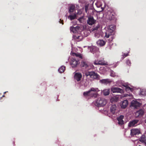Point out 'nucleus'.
I'll list each match as a JSON object with an SVG mask.
<instances>
[{
    "mask_svg": "<svg viewBox=\"0 0 146 146\" xmlns=\"http://www.w3.org/2000/svg\"><path fill=\"white\" fill-rule=\"evenodd\" d=\"M98 89L92 88L88 91L84 92L83 94V96L87 98L88 97H89L90 98L94 97L96 98L97 97L98 94L96 92Z\"/></svg>",
    "mask_w": 146,
    "mask_h": 146,
    "instance_id": "obj_1",
    "label": "nucleus"
},
{
    "mask_svg": "<svg viewBox=\"0 0 146 146\" xmlns=\"http://www.w3.org/2000/svg\"><path fill=\"white\" fill-rule=\"evenodd\" d=\"M106 100L103 98H98L94 103L95 105L98 107H101L104 106L106 104Z\"/></svg>",
    "mask_w": 146,
    "mask_h": 146,
    "instance_id": "obj_3",
    "label": "nucleus"
},
{
    "mask_svg": "<svg viewBox=\"0 0 146 146\" xmlns=\"http://www.w3.org/2000/svg\"><path fill=\"white\" fill-rule=\"evenodd\" d=\"M84 19V17H80V18H79L78 19V21L80 23H82V20H83Z\"/></svg>",
    "mask_w": 146,
    "mask_h": 146,
    "instance_id": "obj_33",
    "label": "nucleus"
},
{
    "mask_svg": "<svg viewBox=\"0 0 146 146\" xmlns=\"http://www.w3.org/2000/svg\"><path fill=\"white\" fill-rule=\"evenodd\" d=\"M108 19L111 21L112 23H115L117 20V16L113 12L110 13Z\"/></svg>",
    "mask_w": 146,
    "mask_h": 146,
    "instance_id": "obj_6",
    "label": "nucleus"
},
{
    "mask_svg": "<svg viewBox=\"0 0 146 146\" xmlns=\"http://www.w3.org/2000/svg\"><path fill=\"white\" fill-rule=\"evenodd\" d=\"M140 94L143 95H146V91L143 90L141 91Z\"/></svg>",
    "mask_w": 146,
    "mask_h": 146,
    "instance_id": "obj_31",
    "label": "nucleus"
},
{
    "mask_svg": "<svg viewBox=\"0 0 146 146\" xmlns=\"http://www.w3.org/2000/svg\"><path fill=\"white\" fill-rule=\"evenodd\" d=\"M72 55L74 56H75L77 58H79L80 59L82 58V55L79 53H72Z\"/></svg>",
    "mask_w": 146,
    "mask_h": 146,
    "instance_id": "obj_22",
    "label": "nucleus"
},
{
    "mask_svg": "<svg viewBox=\"0 0 146 146\" xmlns=\"http://www.w3.org/2000/svg\"><path fill=\"white\" fill-rule=\"evenodd\" d=\"M81 67L83 69L89 70L94 67L92 64H90L88 62L82 61L80 64Z\"/></svg>",
    "mask_w": 146,
    "mask_h": 146,
    "instance_id": "obj_4",
    "label": "nucleus"
},
{
    "mask_svg": "<svg viewBox=\"0 0 146 146\" xmlns=\"http://www.w3.org/2000/svg\"><path fill=\"white\" fill-rule=\"evenodd\" d=\"M100 82L102 84L106 85L111 82V80L109 79H104L100 80Z\"/></svg>",
    "mask_w": 146,
    "mask_h": 146,
    "instance_id": "obj_15",
    "label": "nucleus"
},
{
    "mask_svg": "<svg viewBox=\"0 0 146 146\" xmlns=\"http://www.w3.org/2000/svg\"><path fill=\"white\" fill-rule=\"evenodd\" d=\"M128 104V101L127 100L123 101L121 105V107L122 108H125L127 106Z\"/></svg>",
    "mask_w": 146,
    "mask_h": 146,
    "instance_id": "obj_17",
    "label": "nucleus"
},
{
    "mask_svg": "<svg viewBox=\"0 0 146 146\" xmlns=\"http://www.w3.org/2000/svg\"><path fill=\"white\" fill-rule=\"evenodd\" d=\"M98 65H106L107 64L106 63L104 62V61L103 60H100L98 61Z\"/></svg>",
    "mask_w": 146,
    "mask_h": 146,
    "instance_id": "obj_28",
    "label": "nucleus"
},
{
    "mask_svg": "<svg viewBox=\"0 0 146 146\" xmlns=\"http://www.w3.org/2000/svg\"><path fill=\"white\" fill-rule=\"evenodd\" d=\"M138 120H134L130 122L128 124V126L129 127L134 126L135 124H137L138 122Z\"/></svg>",
    "mask_w": 146,
    "mask_h": 146,
    "instance_id": "obj_18",
    "label": "nucleus"
},
{
    "mask_svg": "<svg viewBox=\"0 0 146 146\" xmlns=\"http://www.w3.org/2000/svg\"><path fill=\"white\" fill-rule=\"evenodd\" d=\"M117 107L114 104L111 106L110 108V110L111 112L113 114H114L115 111Z\"/></svg>",
    "mask_w": 146,
    "mask_h": 146,
    "instance_id": "obj_19",
    "label": "nucleus"
},
{
    "mask_svg": "<svg viewBox=\"0 0 146 146\" xmlns=\"http://www.w3.org/2000/svg\"><path fill=\"white\" fill-rule=\"evenodd\" d=\"M75 8V7L74 5H72L71 6H70L69 7V13H71L73 12Z\"/></svg>",
    "mask_w": 146,
    "mask_h": 146,
    "instance_id": "obj_27",
    "label": "nucleus"
},
{
    "mask_svg": "<svg viewBox=\"0 0 146 146\" xmlns=\"http://www.w3.org/2000/svg\"><path fill=\"white\" fill-rule=\"evenodd\" d=\"M139 134H141L140 131L137 129H133L131 130L130 134L131 136L137 137V135Z\"/></svg>",
    "mask_w": 146,
    "mask_h": 146,
    "instance_id": "obj_8",
    "label": "nucleus"
},
{
    "mask_svg": "<svg viewBox=\"0 0 146 146\" xmlns=\"http://www.w3.org/2000/svg\"><path fill=\"white\" fill-rule=\"evenodd\" d=\"M124 118V116L123 115H121L119 117H117V120L118 121V123L119 125H122L124 123V121L123 120Z\"/></svg>",
    "mask_w": 146,
    "mask_h": 146,
    "instance_id": "obj_13",
    "label": "nucleus"
},
{
    "mask_svg": "<svg viewBox=\"0 0 146 146\" xmlns=\"http://www.w3.org/2000/svg\"><path fill=\"white\" fill-rule=\"evenodd\" d=\"M96 20H95L93 17H88L87 23L89 25H92L96 22Z\"/></svg>",
    "mask_w": 146,
    "mask_h": 146,
    "instance_id": "obj_9",
    "label": "nucleus"
},
{
    "mask_svg": "<svg viewBox=\"0 0 146 146\" xmlns=\"http://www.w3.org/2000/svg\"><path fill=\"white\" fill-rule=\"evenodd\" d=\"M5 96L4 95H3V96H2V97H1V98H0V100L1 99V98H2V97H5Z\"/></svg>",
    "mask_w": 146,
    "mask_h": 146,
    "instance_id": "obj_39",
    "label": "nucleus"
},
{
    "mask_svg": "<svg viewBox=\"0 0 146 146\" xmlns=\"http://www.w3.org/2000/svg\"><path fill=\"white\" fill-rule=\"evenodd\" d=\"M97 43L100 46H102L105 45L106 42L102 40H99L97 41Z\"/></svg>",
    "mask_w": 146,
    "mask_h": 146,
    "instance_id": "obj_20",
    "label": "nucleus"
},
{
    "mask_svg": "<svg viewBox=\"0 0 146 146\" xmlns=\"http://www.w3.org/2000/svg\"><path fill=\"white\" fill-rule=\"evenodd\" d=\"M126 63L128 66H130L131 64L130 61L129 59L127 60L126 61Z\"/></svg>",
    "mask_w": 146,
    "mask_h": 146,
    "instance_id": "obj_32",
    "label": "nucleus"
},
{
    "mask_svg": "<svg viewBox=\"0 0 146 146\" xmlns=\"http://www.w3.org/2000/svg\"><path fill=\"white\" fill-rule=\"evenodd\" d=\"M129 55V54L128 53H124L122 55L121 58L122 60H123L124 58L127 56Z\"/></svg>",
    "mask_w": 146,
    "mask_h": 146,
    "instance_id": "obj_29",
    "label": "nucleus"
},
{
    "mask_svg": "<svg viewBox=\"0 0 146 146\" xmlns=\"http://www.w3.org/2000/svg\"><path fill=\"white\" fill-rule=\"evenodd\" d=\"M59 22H60V23H62V25L64 24L63 20H62L61 19H60Z\"/></svg>",
    "mask_w": 146,
    "mask_h": 146,
    "instance_id": "obj_34",
    "label": "nucleus"
},
{
    "mask_svg": "<svg viewBox=\"0 0 146 146\" xmlns=\"http://www.w3.org/2000/svg\"><path fill=\"white\" fill-rule=\"evenodd\" d=\"M74 79L78 82L80 81L82 77V75L81 73H76L75 74L74 76Z\"/></svg>",
    "mask_w": 146,
    "mask_h": 146,
    "instance_id": "obj_14",
    "label": "nucleus"
},
{
    "mask_svg": "<svg viewBox=\"0 0 146 146\" xmlns=\"http://www.w3.org/2000/svg\"><path fill=\"white\" fill-rule=\"evenodd\" d=\"M98 4V3H96V5H97V7H100V6H101V4H100L99 5H98L97 4Z\"/></svg>",
    "mask_w": 146,
    "mask_h": 146,
    "instance_id": "obj_38",
    "label": "nucleus"
},
{
    "mask_svg": "<svg viewBox=\"0 0 146 146\" xmlns=\"http://www.w3.org/2000/svg\"><path fill=\"white\" fill-rule=\"evenodd\" d=\"M125 87L126 88V90L127 91L129 90H130L131 91H132L133 90V88H130V87H129L128 86H126Z\"/></svg>",
    "mask_w": 146,
    "mask_h": 146,
    "instance_id": "obj_30",
    "label": "nucleus"
},
{
    "mask_svg": "<svg viewBox=\"0 0 146 146\" xmlns=\"http://www.w3.org/2000/svg\"><path fill=\"white\" fill-rule=\"evenodd\" d=\"M70 63L72 68H75L78 64H79V59H77L76 60V58H73L72 59Z\"/></svg>",
    "mask_w": 146,
    "mask_h": 146,
    "instance_id": "obj_7",
    "label": "nucleus"
},
{
    "mask_svg": "<svg viewBox=\"0 0 146 146\" xmlns=\"http://www.w3.org/2000/svg\"><path fill=\"white\" fill-rule=\"evenodd\" d=\"M79 28V27L78 26L74 27L73 26H72L70 27V29L71 31L72 32L74 33H76L78 32Z\"/></svg>",
    "mask_w": 146,
    "mask_h": 146,
    "instance_id": "obj_16",
    "label": "nucleus"
},
{
    "mask_svg": "<svg viewBox=\"0 0 146 146\" xmlns=\"http://www.w3.org/2000/svg\"><path fill=\"white\" fill-rule=\"evenodd\" d=\"M139 141L142 143H144L145 145H146V139L145 135H142L139 139Z\"/></svg>",
    "mask_w": 146,
    "mask_h": 146,
    "instance_id": "obj_21",
    "label": "nucleus"
},
{
    "mask_svg": "<svg viewBox=\"0 0 146 146\" xmlns=\"http://www.w3.org/2000/svg\"><path fill=\"white\" fill-rule=\"evenodd\" d=\"M115 26L113 25H111L109 26V29L105 33V37L107 38H108L110 37L111 38L109 39L110 41H111L114 39V37L112 35V33L113 32L115 29Z\"/></svg>",
    "mask_w": 146,
    "mask_h": 146,
    "instance_id": "obj_2",
    "label": "nucleus"
},
{
    "mask_svg": "<svg viewBox=\"0 0 146 146\" xmlns=\"http://www.w3.org/2000/svg\"><path fill=\"white\" fill-rule=\"evenodd\" d=\"M65 68L66 67L65 66H62L59 69L58 71L60 73H62L65 71Z\"/></svg>",
    "mask_w": 146,
    "mask_h": 146,
    "instance_id": "obj_26",
    "label": "nucleus"
},
{
    "mask_svg": "<svg viewBox=\"0 0 146 146\" xmlns=\"http://www.w3.org/2000/svg\"><path fill=\"white\" fill-rule=\"evenodd\" d=\"M144 111L142 109H140L137 111L135 113V117H141L144 114Z\"/></svg>",
    "mask_w": 146,
    "mask_h": 146,
    "instance_id": "obj_11",
    "label": "nucleus"
},
{
    "mask_svg": "<svg viewBox=\"0 0 146 146\" xmlns=\"http://www.w3.org/2000/svg\"><path fill=\"white\" fill-rule=\"evenodd\" d=\"M86 74L87 76H89L90 77L93 79L98 80L100 79V76L97 73L93 71L88 72L86 73Z\"/></svg>",
    "mask_w": 146,
    "mask_h": 146,
    "instance_id": "obj_5",
    "label": "nucleus"
},
{
    "mask_svg": "<svg viewBox=\"0 0 146 146\" xmlns=\"http://www.w3.org/2000/svg\"><path fill=\"white\" fill-rule=\"evenodd\" d=\"M145 123H146V119L145 120Z\"/></svg>",
    "mask_w": 146,
    "mask_h": 146,
    "instance_id": "obj_40",
    "label": "nucleus"
},
{
    "mask_svg": "<svg viewBox=\"0 0 146 146\" xmlns=\"http://www.w3.org/2000/svg\"><path fill=\"white\" fill-rule=\"evenodd\" d=\"M85 10L86 11V12L87 13V11L88 9V7L86 6H85Z\"/></svg>",
    "mask_w": 146,
    "mask_h": 146,
    "instance_id": "obj_37",
    "label": "nucleus"
},
{
    "mask_svg": "<svg viewBox=\"0 0 146 146\" xmlns=\"http://www.w3.org/2000/svg\"><path fill=\"white\" fill-rule=\"evenodd\" d=\"M6 93V92H4V94L5 93Z\"/></svg>",
    "mask_w": 146,
    "mask_h": 146,
    "instance_id": "obj_41",
    "label": "nucleus"
},
{
    "mask_svg": "<svg viewBox=\"0 0 146 146\" xmlns=\"http://www.w3.org/2000/svg\"><path fill=\"white\" fill-rule=\"evenodd\" d=\"M131 106L134 107L135 108H137L141 106V104L138 102L133 100L132 101L131 103Z\"/></svg>",
    "mask_w": 146,
    "mask_h": 146,
    "instance_id": "obj_12",
    "label": "nucleus"
},
{
    "mask_svg": "<svg viewBox=\"0 0 146 146\" xmlns=\"http://www.w3.org/2000/svg\"><path fill=\"white\" fill-rule=\"evenodd\" d=\"M99 27L96 26V27L93 29V30H97L99 28Z\"/></svg>",
    "mask_w": 146,
    "mask_h": 146,
    "instance_id": "obj_36",
    "label": "nucleus"
},
{
    "mask_svg": "<svg viewBox=\"0 0 146 146\" xmlns=\"http://www.w3.org/2000/svg\"><path fill=\"white\" fill-rule=\"evenodd\" d=\"M110 89H106L103 91V93L105 96L108 95L110 93Z\"/></svg>",
    "mask_w": 146,
    "mask_h": 146,
    "instance_id": "obj_24",
    "label": "nucleus"
},
{
    "mask_svg": "<svg viewBox=\"0 0 146 146\" xmlns=\"http://www.w3.org/2000/svg\"><path fill=\"white\" fill-rule=\"evenodd\" d=\"M111 91L113 93H120L123 92V90L118 87H112L111 89Z\"/></svg>",
    "mask_w": 146,
    "mask_h": 146,
    "instance_id": "obj_10",
    "label": "nucleus"
},
{
    "mask_svg": "<svg viewBox=\"0 0 146 146\" xmlns=\"http://www.w3.org/2000/svg\"><path fill=\"white\" fill-rule=\"evenodd\" d=\"M76 14H74L73 15H70L68 16V19L70 20L71 21H72L76 19Z\"/></svg>",
    "mask_w": 146,
    "mask_h": 146,
    "instance_id": "obj_23",
    "label": "nucleus"
},
{
    "mask_svg": "<svg viewBox=\"0 0 146 146\" xmlns=\"http://www.w3.org/2000/svg\"><path fill=\"white\" fill-rule=\"evenodd\" d=\"M98 62L97 61L95 60L94 62V64L95 65H98Z\"/></svg>",
    "mask_w": 146,
    "mask_h": 146,
    "instance_id": "obj_35",
    "label": "nucleus"
},
{
    "mask_svg": "<svg viewBox=\"0 0 146 146\" xmlns=\"http://www.w3.org/2000/svg\"><path fill=\"white\" fill-rule=\"evenodd\" d=\"M90 51L92 53H94L97 50V48L95 46H92L90 47Z\"/></svg>",
    "mask_w": 146,
    "mask_h": 146,
    "instance_id": "obj_25",
    "label": "nucleus"
}]
</instances>
